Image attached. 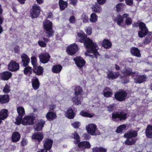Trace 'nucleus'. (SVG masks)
<instances>
[{"mask_svg": "<svg viewBox=\"0 0 152 152\" xmlns=\"http://www.w3.org/2000/svg\"><path fill=\"white\" fill-rule=\"evenodd\" d=\"M137 136V132L133 129L130 130L124 135V137L126 138L124 143L125 145H134L137 139L134 138Z\"/></svg>", "mask_w": 152, "mask_h": 152, "instance_id": "1", "label": "nucleus"}, {"mask_svg": "<svg viewBox=\"0 0 152 152\" xmlns=\"http://www.w3.org/2000/svg\"><path fill=\"white\" fill-rule=\"evenodd\" d=\"M78 37L76 42L83 43L84 46L86 48H90L91 45L94 42L89 38L87 37V35L84 32H79L77 33Z\"/></svg>", "mask_w": 152, "mask_h": 152, "instance_id": "2", "label": "nucleus"}, {"mask_svg": "<svg viewBox=\"0 0 152 152\" xmlns=\"http://www.w3.org/2000/svg\"><path fill=\"white\" fill-rule=\"evenodd\" d=\"M43 26L44 28L45 32L46 34V37L49 38L53 36L54 35V31L52 28V23L47 19L43 22Z\"/></svg>", "mask_w": 152, "mask_h": 152, "instance_id": "3", "label": "nucleus"}, {"mask_svg": "<svg viewBox=\"0 0 152 152\" xmlns=\"http://www.w3.org/2000/svg\"><path fill=\"white\" fill-rule=\"evenodd\" d=\"M83 92L82 88L78 86L75 89V96L72 98V101L75 103V104H81L83 97L81 95Z\"/></svg>", "mask_w": 152, "mask_h": 152, "instance_id": "4", "label": "nucleus"}, {"mask_svg": "<svg viewBox=\"0 0 152 152\" xmlns=\"http://www.w3.org/2000/svg\"><path fill=\"white\" fill-rule=\"evenodd\" d=\"M127 113L124 112L123 110L121 112H116L113 113L112 114V120L114 121H117V119L120 121L124 120L127 118Z\"/></svg>", "mask_w": 152, "mask_h": 152, "instance_id": "5", "label": "nucleus"}, {"mask_svg": "<svg viewBox=\"0 0 152 152\" xmlns=\"http://www.w3.org/2000/svg\"><path fill=\"white\" fill-rule=\"evenodd\" d=\"M35 117L34 115H26L21 121V123L25 126L32 125L34 124Z\"/></svg>", "mask_w": 152, "mask_h": 152, "instance_id": "6", "label": "nucleus"}, {"mask_svg": "<svg viewBox=\"0 0 152 152\" xmlns=\"http://www.w3.org/2000/svg\"><path fill=\"white\" fill-rule=\"evenodd\" d=\"M127 93L125 91L119 90L114 94L115 98L118 101L121 102L127 98Z\"/></svg>", "mask_w": 152, "mask_h": 152, "instance_id": "7", "label": "nucleus"}, {"mask_svg": "<svg viewBox=\"0 0 152 152\" xmlns=\"http://www.w3.org/2000/svg\"><path fill=\"white\" fill-rule=\"evenodd\" d=\"M40 7L36 4H34L30 10V16L32 18L38 17L40 14Z\"/></svg>", "mask_w": 152, "mask_h": 152, "instance_id": "8", "label": "nucleus"}, {"mask_svg": "<svg viewBox=\"0 0 152 152\" xmlns=\"http://www.w3.org/2000/svg\"><path fill=\"white\" fill-rule=\"evenodd\" d=\"M132 71L131 69L125 68L121 71L122 73L124 75V76H120L121 78L122 79V81L123 83H126L129 81V77H127L125 75L129 76L130 75Z\"/></svg>", "mask_w": 152, "mask_h": 152, "instance_id": "9", "label": "nucleus"}, {"mask_svg": "<svg viewBox=\"0 0 152 152\" xmlns=\"http://www.w3.org/2000/svg\"><path fill=\"white\" fill-rule=\"evenodd\" d=\"M79 48L78 45L75 43L70 45L66 49L67 53L71 56L75 54L78 51Z\"/></svg>", "mask_w": 152, "mask_h": 152, "instance_id": "10", "label": "nucleus"}, {"mask_svg": "<svg viewBox=\"0 0 152 152\" xmlns=\"http://www.w3.org/2000/svg\"><path fill=\"white\" fill-rule=\"evenodd\" d=\"M17 111L18 115L16 119L17 124L19 125L21 124V121L23 117L25 114V112L24 108L22 107H19L17 108Z\"/></svg>", "mask_w": 152, "mask_h": 152, "instance_id": "11", "label": "nucleus"}, {"mask_svg": "<svg viewBox=\"0 0 152 152\" xmlns=\"http://www.w3.org/2000/svg\"><path fill=\"white\" fill-rule=\"evenodd\" d=\"M44 137L42 132H37L33 134L31 136V139L37 143L39 144L43 140Z\"/></svg>", "mask_w": 152, "mask_h": 152, "instance_id": "12", "label": "nucleus"}, {"mask_svg": "<svg viewBox=\"0 0 152 152\" xmlns=\"http://www.w3.org/2000/svg\"><path fill=\"white\" fill-rule=\"evenodd\" d=\"M53 143V141L52 140L49 138L45 139L43 141V148L47 151H50L52 147Z\"/></svg>", "mask_w": 152, "mask_h": 152, "instance_id": "13", "label": "nucleus"}, {"mask_svg": "<svg viewBox=\"0 0 152 152\" xmlns=\"http://www.w3.org/2000/svg\"><path fill=\"white\" fill-rule=\"evenodd\" d=\"M89 52L91 53H94V57L97 59L98 56L99 55V53L97 52V50L99 49V48L97 44L94 42L91 45V47L90 48H87Z\"/></svg>", "mask_w": 152, "mask_h": 152, "instance_id": "14", "label": "nucleus"}, {"mask_svg": "<svg viewBox=\"0 0 152 152\" xmlns=\"http://www.w3.org/2000/svg\"><path fill=\"white\" fill-rule=\"evenodd\" d=\"M73 60L77 66L80 69H82L85 64V61L80 56L76 57Z\"/></svg>", "mask_w": 152, "mask_h": 152, "instance_id": "15", "label": "nucleus"}, {"mask_svg": "<svg viewBox=\"0 0 152 152\" xmlns=\"http://www.w3.org/2000/svg\"><path fill=\"white\" fill-rule=\"evenodd\" d=\"M40 61L43 63L45 64L50 61V56L48 53H41L39 56Z\"/></svg>", "mask_w": 152, "mask_h": 152, "instance_id": "16", "label": "nucleus"}, {"mask_svg": "<svg viewBox=\"0 0 152 152\" xmlns=\"http://www.w3.org/2000/svg\"><path fill=\"white\" fill-rule=\"evenodd\" d=\"M8 68L11 71H16L19 69V66L16 62L11 60L8 65Z\"/></svg>", "mask_w": 152, "mask_h": 152, "instance_id": "17", "label": "nucleus"}, {"mask_svg": "<svg viewBox=\"0 0 152 152\" xmlns=\"http://www.w3.org/2000/svg\"><path fill=\"white\" fill-rule=\"evenodd\" d=\"M45 124V121L44 120L41 119L38 120L34 126L35 130L37 131L42 130Z\"/></svg>", "mask_w": 152, "mask_h": 152, "instance_id": "18", "label": "nucleus"}, {"mask_svg": "<svg viewBox=\"0 0 152 152\" xmlns=\"http://www.w3.org/2000/svg\"><path fill=\"white\" fill-rule=\"evenodd\" d=\"M21 58L22 60L20 62V64L23 66H27L30 60L28 56L26 54L23 53L21 56Z\"/></svg>", "mask_w": 152, "mask_h": 152, "instance_id": "19", "label": "nucleus"}, {"mask_svg": "<svg viewBox=\"0 0 152 152\" xmlns=\"http://www.w3.org/2000/svg\"><path fill=\"white\" fill-rule=\"evenodd\" d=\"M88 132L92 135H95V132L96 129V126L94 124H91L88 125L86 127Z\"/></svg>", "mask_w": 152, "mask_h": 152, "instance_id": "20", "label": "nucleus"}, {"mask_svg": "<svg viewBox=\"0 0 152 152\" xmlns=\"http://www.w3.org/2000/svg\"><path fill=\"white\" fill-rule=\"evenodd\" d=\"M32 86L34 90H36L38 89L40 85L38 78L36 76L34 77L31 79Z\"/></svg>", "mask_w": 152, "mask_h": 152, "instance_id": "21", "label": "nucleus"}, {"mask_svg": "<svg viewBox=\"0 0 152 152\" xmlns=\"http://www.w3.org/2000/svg\"><path fill=\"white\" fill-rule=\"evenodd\" d=\"M107 74V77L109 79L112 80L118 78L120 75L119 72H114L110 70H108Z\"/></svg>", "mask_w": 152, "mask_h": 152, "instance_id": "22", "label": "nucleus"}, {"mask_svg": "<svg viewBox=\"0 0 152 152\" xmlns=\"http://www.w3.org/2000/svg\"><path fill=\"white\" fill-rule=\"evenodd\" d=\"M79 148L85 149L86 148L89 149L90 148L91 145L89 142L83 141L79 142L77 144Z\"/></svg>", "mask_w": 152, "mask_h": 152, "instance_id": "23", "label": "nucleus"}, {"mask_svg": "<svg viewBox=\"0 0 152 152\" xmlns=\"http://www.w3.org/2000/svg\"><path fill=\"white\" fill-rule=\"evenodd\" d=\"M12 73L9 71H5L0 73V77L3 80H9L12 76Z\"/></svg>", "mask_w": 152, "mask_h": 152, "instance_id": "24", "label": "nucleus"}, {"mask_svg": "<svg viewBox=\"0 0 152 152\" xmlns=\"http://www.w3.org/2000/svg\"><path fill=\"white\" fill-rule=\"evenodd\" d=\"M124 20L123 18L120 15H118L117 17L113 20L114 21L116 22L118 25L122 28L125 27V24L122 25L121 23Z\"/></svg>", "mask_w": 152, "mask_h": 152, "instance_id": "25", "label": "nucleus"}, {"mask_svg": "<svg viewBox=\"0 0 152 152\" xmlns=\"http://www.w3.org/2000/svg\"><path fill=\"white\" fill-rule=\"evenodd\" d=\"M102 92L104 96L107 98L112 97L113 94L112 90L107 87L104 88Z\"/></svg>", "mask_w": 152, "mask_h": 152, "instance_id": "26", "label": "nucleus"}, {"mask_svg": "<svg viewBox=\"0 0 152 152\" xmlns=\"http://www.w3.org/2000/svg\"><path fill=\"white\" fill-rule=\"evenodd\" d=\"M33 72L35 73L36 75H42L43 72V68L41 66H37L34 67Z\"/></svg>", "mask_w": 152, "mask_h": 152, "instance_id": "27", "label": "nucleus"}, {"mask_svg": "<svg viewBox=\"0 0 152 152\" xmlns=\"http://www.w3.org/2000/svg\"><path fill=\"white\" fill-rule=\"evenodd\" d=\"M10 99V97L8 94L0 95V104L7 103L9 102Z\"/></svg>", "mask_w": 152, "mask_h": 152, "instance_id": "28", "label": "nucleus"}, {"mask_svg": "<svg viewBox=\"0 0 152 152\" xmlns=\"http://www.w3.org/2000/svg\"><path fill=\"white\" fill-rule=\"evenodd\" d=\"M21 135L20 134L17 132H15L12 133V140L13 142H16L19 141Z\"/></svg>", "mask_w": 152, "mask_h": 152, "instance_id": "29", "label": "nucleus"}, {"mask_svg": "<svg viewBox=\"0 0 152 152\" xmlns=\"http://www.w3.org/2000/svg\"><path fill=\"white\" fill-rule=\"evenodd\" d=\"M145 133L147 137L152 138V125L149 124L147 125Z\"/></svg>", "mask_w": 152, "mask_h": 152, "instance_id": "30", "label": "nucleus"}, {"mask_svg": "<svg viewBox=\"0 0 152 152\" xmlns=\"http://www.w3.org/2000/svg\"><path fill=\"white\" fill-rule=\"evenodd\" d=\"M147 78L146 75H138L137 78H135L134 82L136 83H141L145 81Z\"/></svg>", "mask_w": 152, "mask_h": 152, "instance_id": "31", "label": "nucleus"}, {"mask_svg": "<svg viewBox=\"0 0 152 152\" xmlns=\"http://www.w3.org/2000/svg\"><path fill=\"white\" fill-rule=\"evenodd\" d=\"M130 53L133 56L137 57L141 56V54L139 50L135 47H133L131 48Z\"/></svg>", "mask_w": 152, "mask_h": 152, "instance_id": "32", "label": "nucleus"}, {"mask_svg": "<svg viewBox=\"0 0 152 152\" xmlns=\"http://www.w3.org/2000/svg\"><path fill=\"white\" fill-rule=\"evenodd\" d=\"M46 117L48 121H52L56 119L57 116L56 113L49 111L47 113Z\"/></svg>", "mask_w": 152, "mask_h": 152, "instance_id": "33", "label": "nucleus"}, {"mask_svg": "<svg viewBox=\"0 0 152 152\" xmlns=\"http://www.w3.org/2000/svg\"><path fill=\"white\" fill-rule=\"evenodd\" d=\"M66 115L69 119H72L75 117V114L74 110L71 108H69L67 110Z\"/></svg>", "mask_w": 152, "mask_h": 152, "instance_id": "34", "label": "nucleus"}, {"mask_svg": "<svg viewBox=\"0 0 152 152\" xmlns=\"http://www.w3.org/2000/svg\"><path fill=\"white\" fill-rule=\"evenodd\" d=\"M92 11L96 13H100L102 11V8L100 5L96 3L92 7Z\"/></svg>", "mask_w": 152, "mask_h": 152, "instance_id": "35", "label": "nucleus"}, {"mask_svg": "<svg viewBox=\"0 0 152 152\" xmlns=\"http://www.w3.org/2000/svg\"><path fill=\"white\" fill-rule=\"evenodd\" d=\"M73 136L72 138L76 140L74 141V143L75 145H77L80 141V137L77 132L75 131L72 134Z\"/></svg>", "mask_w": 152, "mask_h": 152, "instance_id": "36", "label": "nucleus"}, {"mask_svg": "<svg viewBox=\"0 0 152 152\" xmlns=\"http://www.w3.org/2000/svg\"><path fill=\"white\" fill-rule=\"evenodd\" d=\"M8 111L6 109H2L0 111V118L4 120L8 116Z\"/></svg>", "mask_w": 152, "mask_h": 152, "instance_id": "37", "label": "nucleus"}, {"mask_svg": "<svg viewBox=\"0 0 152 152\" xmlns=\"http://www.w3.org/2000/svg\"><path fill=\"white\" fill-rule=\"evenodd\" d=\"M58 4L61 11L64 10L68 5L67 2L64 1L63 0H60Z\"/></svg>", "mask_w": 152, "mask_h": 152, "instance_id": "38", "label": "nucleus"}, {"mask_svg": "<svg viewBox=\"0 0 152 152\" xmlns=\"http://www.w3.org/2000/svg\"><path fill=\"white\" fill-rule=\"evenodd\" d=\"M62 69V66L60 65H54L52 69V71L54 73H58L61 72Z\"/></svg>", "mask_w": 152, "mask_h": 152, "instance_id": "39", "label": "nucleus"}, {"mask_svg": "<svg viewBox=\"0 0 152 152\" xmlns=\"http://www.w3.org/2000/svg\"><path fill=\"white\" fill-rule=\"evenodd\" d=\"M148 28L140 30L138 32V36L140 38L143 37L148 34Z\"/></svg>", "mask_w": 152, "mask_h": 152, "instance_id": "40", "label": "nucleus"}, {"mask_svg": "<svg viewBox=\"0 0 152 152\" xmlns=\"http://www.w3.org/2000/svg\"><path fill=\"white\" fill-rule=\"evenodd\" d=\"M112 46L111 43L108 39H104L103 41L102 46L106 49H109Z\"/></svg>", "mask_w": 152, "mask_h": 152, "instance_id": "41", "label": "nucleus"}, {"mask_svg": "<svg viewBox=\"0 0 152 152\" xmlns=\"http://www.w3.org/2000/svg\"><path fill=\"white\" fill-rule=\"evenodd\" d=\"M107 149L102 147H94L92 148V152H107Z\"/></svg>", "mask_w": 152, "mask_h": 152, "instance_id": "42", "label": "nucleus"}, {"mask_svg": "<svg viewBox=\"0 0 152 152\" xmlns=\"http://www.w3.org/2000/svg\"><path fill=\"white\" fill-rule=\"evenodd\" d=\"M126 126L125 124H122L118 126L115 132L117 133H122L123 131L125 130Z\"/></svg>", "mask_w": 152, "mask_h": 152, "instance_id": "43", "label": "nucleus"}, {"mask_svg": "<svg viewBox=\"0 0 152 152\" xmlns=\"http://www.w3.org/2000/svg\"><path fill=\"white\" fill-rule=\"evenodd\" d=\"M24 70V74L26 75H30L32 73V69L30 66H25Z\"/></svg>", "mask_w": 152, "mask_h": 152, "instance_id": "44", "label": "nucleus"}, {"mask_svg": "<svg viewBox=\"0 0 152 152\" xmlns=\"http://www.w3.org/2000/svg\"><path fill=\"white\" fill-rule=\"evenodd\" d=\"M98 17L94 13H92L89 19L90 21L93 23L96 22L97 20Z\"/></svg>", "mask_w": 152, "mask_h": 152, "instance_id": "45", "label": "nucleus"}, {"mask_svg": "<svg viewBox=\"0 0 152 152\" xmlns=\"http://www.w3.org/2000/svg\"><path fill=\"white\" fill-rule=\"evenodd\" d=\"M80 114L83 116L86 117L92 118L93 117V115L83 110L81 111L80 112Z\"/></svg>", "mask_w": 152, "mask_h": 152, "instance_id": "46", "label": "nucleus"}, {"mask_svg": "<svg viewBox=\"0 0 152 152\" xmlns=\"http://www.w3.org/2000/svg\"><path fill=\"white\" fill-rule=\"evenodd\" d=\"M151 41V38L149 36H147L145 38L143 42V43L144 45H146L149 44Z\"/></svg>", "mask_w": 152, "mask_h": 152, "instance_id": "47", "label": "nucleus"}, {"mask_svg": "<svg viewBox=\"0 0 152 152\" xmlns=\"http://www.w3.org/2000/svg\"><path fill=\"white\" fill-rule=\"evenodd\" d=\"M81 19L83 20V22L84 23L88 22L89 20L88 16L85 13L83 14L81 16Z\"/></svg>", "mask_w": 152, "mask_h": 152, "instance_id": "48", "label": "nucleus"}, {"mask_svg": "<svg viewBox=\"0 0 152 152\" xmlns=\"http://www.w3.org/2000/svg\"><path fill=\"white\" fill-rule=\"evenodd\" d=\"M10 86L7 84H6L3 89V92L5 94L8 93L10 91Z\"/></svg>", "mask_w": 152, "mask_h": 152, "instance_id": "49", "label": "nucleus"}, {"mask_svg": "<svg viewBox=\"0 0 152 152\" xmlns=\"http://www.w3.org/2000/svg\"><path fill=\"white\" fill-rule=\"evenodd\" d=\"M31 63L33 67H36L37 66V60L35 56H32L31 58Z\"/></svg>", "mask_w": 152, "mask_h": 152, "instance_id": "50", "label": "nucleus"}, {"mask_svg": "<svg viewBox=\"0 0 152 152\" xmlns=\"http://www.w3.org/2000/svg\"><path fill=\"white\" fill-rule=\"evenodd\" d=\"M138 26L140 30L148 28L145 24L142 22H140L138 23Z\"/></svg>", "mask_w": 152, "mask_h": 152, "instance_id": "51", "label": "nucleus"}, {"mask_svg": "<svg viewBox=\"0 0 152 152\" xmlns=\"http://www.w3.org/2000/svg\"><path fill=\"white\" fill-rule=\"evenodd\" d=\"M123 5V3H118L116 6V11L118 12H121L122 10V8Z\"/></svg>", "mask_w": 152, "mask_h": 152, "instance_id": "52", "label": "nucleus"}, {"mask_svg": "<svg viewBox=\"0 0 152 152\" xmlns=\"http://www.w3.org/2000/svg\"><path fill=\"white\" fill-rule=\"evenodd\" d=\"M132 21V19L130 17H128L125 20V24L127 26H129L131 24Z\"/></svg>", "mask_w": 152, "mask_h": 152, "instance_id": "53", "label": "nucleus"}, {"mask_svg": "<svg viewBox=\"0 0 152 152\" xmlns=\"http://www.w3.org/2000/svg\"><path fill=\"white\" fill-rule=\"evenodd\" d=\"M38 43L39 45L41 47L45 48L46 47L47 45L45 42L40 40H39Z\"/></svg>", "mask_w": 152, "mask_h": 152, "instance_id": "54", "label": "nucleus"}, {"mask_svg": "<svg viewBox=\"0 0 152 152\" xmlns=\"http://www.w3.org/2000/svg\"><path fill=\"white\" fill-rule=\"evenodd\" d=\"M80 125V123L78 121H75L72 124V126L75 128H77Z\"/></svg>", "mask_w": 152, "mask_h": 152, "instance_id": "55", "label": "nucleus"}, {"mask_svg": "<svg viewBox=\"0 0 152 152\" xmlns=\"http://www.w3.org/2000/svg\"><path fill=\"white\" fill-rule=\"evenodd\" d=\"M115 105H108L107 107V110L109 112H111L116 109V107L114 106Z\"/></svg>", "mask_w": 152, "mask_h": 152, "instance_id": "56", "label": "nucleus"}, {"mask_svg": "<svg viewBox=\"0 0 152 152\" xmlns=\"http://www.w3.org/2000/svg\"><path fill=\"white\" fill-rule=\"evenodd\" d=\"M27 143L28 141L26 139H23L20 142V144L21 146L24 147L27 145Z\"/></svg>", "mask_w": 152, "mask_h": 152, "instance_id": "57", "label": "nucleus"}, {"mask_svg": "<svg viewBox=\"0 0 152 152\" xmlns=\"http://www.w3.org/2000/svg\"><path fill=\"white\" fill-rule=\"evenodd\" d=\"M131 76L134 79V81H135V78H137L138 76V73L136 72H132V73L131 74Z\"/></svg>", "mask_w": 152, "mask_h": 152, "instance_id": "58", "label": "nucleus"}, {"mask_svg": "<svg viewBox=\"0 0 152 152\" xmlns=\"http://www.w3.org/2000/svg\"><path fill=\"white\" fill-rule=\"evenodd\" d=\"M70 23H74L75 22V18L74 16H72L70 17L69 19Z\"/></svg>", "mask_w": 152, "mask_h": 152, "instance_id": "59", "label": "nucleus"}, {"mask_svg": "<svg viewBox=\"0 0 152 152\" xmlns=\"http://www.w3.org/2000/svg\"><path fill=\"white\" fill-rule=\"evenodd\" d=\"M86 32L87 34L88 35H90L92 33V29L91 27H88L86 30Z\"/></svg>", "mask_w": 152, "mask_h": 152, "instance_id": "60", "label": "nucleus"}, {"mask_svg": "<svg viewBox=\"0 0 152 152\" xmlns=\"http://www.w3.org/2000/svg\"><path fill=\"white\" fill-rule=\"evenodd\" d=\"M126 4L128 5L131 6L133 4V0H125Z\"/></svg>", "mask_w": 152, "mask_h": 152, "instance_id": "61", "label": "nucleus"}, {"mask_svg": "<svg viewBox=\"0 0 152 152\" xmlns=\"http://www.w3.org/2000/svg\"><path fill=\"white\" fill-rule=\"evenodd\" d=\"M106 1V0H97V3L100 5H103L105 3Z\"/></svg>", "mask_w": 152, "mask_h": 152, "instance_id": "62", "label": "nucleus"}, {"mask_svg": "<svg viewBox=\"0 0 152 152\" xmlns=\"http://www.w3.org/2000/svg\"><path fill=\"white\" fill-rule=\"evenodd\" d=\"M83 137L84 138V139L86 140H88L90 138L89 135L87 134H84L83 135Z\"/></svg>", "mask_w": 152, "mask_h": 152, "instance_id": "63", "label": "nucleus"}, {"mask_svg": "<svg viewBox=\"0 0 152 152\" xmlns=\"http://www.w3.org/2000/svg\"><path fill=\"white\" fill-rule=\"evenodd\" d=\"M14 50L15 53H18L20 51L19 47L18 45L15 46L14 48Z\"/></svg>", "mask_w": 152, "mask_h": 152, "instance_id": "64", "label": "nucleus"}]
</instances>
